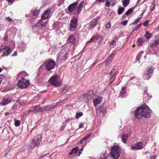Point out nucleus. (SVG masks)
<instances>
[{
  "label": "nucleus",
  "mask_w": 159,
  "mask_h": 159,
  "mask_svg": "<svg viewBox=\"0 0 159 159\" xmlns=\"http://www.w3.org/2000/svg\"><path fill=\"white\" fill-rule=\"evenodd\" d=\"M151 111L148 107L146 105L139 106L135 110V115L136 118H141L142 116L145 118H149L151 116Z\"/></svg>",
  "instance_id": "obj_1"
},
{
  "label": "nucleus",
  "mask_w": 159,
  "mask_h": 159,
  "mask_svg": "<svg viewBox=\"0 0 159 159\" xmlns=\"http://www.w3.org/2000/svg\"><path fill=\"white\" fill-rule=\"evenodd\" d=\"M42 136L41 134H38L35 136L30 141L28 144V147L29 149H31L39 146L41 142Z\"/></svg>",
  "instance_id": "obj_2"
},
{
  "label": "nucleus",
  "mask_w": 159,
  "mask_h": 159,
  "mask_svg": "<svg viewBox=\"0 0 159 159\" xmlns=\"http://www.w3.org/2000/svg\"><path fill=\"white\" fill-rule=\"evenodd\" d=\"M120 149L118 145L114 146L111 147V154L115 159L118 158L120 156Z\"/></svg>",
  "instance_id": "obj_3"
},
{
  "label": "nucleus",
  "mask_w": 159,
  "mask_h": 159,
  "mask_svg": "<svg viewBox=\"0 0 159 159\" xmlns=\"http://www.w3.org/2000/svg\"><path fill=\"white\" fill-rule=\"evenodd\" d=\"M61 80L59 77L57 76H52L49 80L50 84L54 86H58L61 84Z\"/></svg>",
  "instance_id": "obj_4"
},
{
  "label": "nucleus",
  "mask_w": 159,
  "mask_h": 159,
  "mask_svg": "<svg viewBox=\"0 0 159 159\" xmlns=\"http://www.w3.org/2000/svg\"><path fill=\"white\" fill-rule=\"evenodd\" d=\"M94 93L92 90H90L86 93L81 95L80 97V99L82 98L83 100H89L93 98L94 96Z\"/></svg>",
  "instance_id": "obj_5"
},
{
  "label": "nucleus",
  "mask_w": 159,
  "mask_h": 159,
  "mask_svg": "<svg viewBox=\"0 0 159 159\" xmlns=\"http://www.w3.org/2000/svg\"><path fill=\"white\" fill-rule=\"evenodd\" d=\"M46 69L48 71L53 69L56 65L55 62L53 60H48L45 63Z\"/></svg>",
  "instance_id": "obj_6"
},
{
  "label": "nucleus",
  "mask_w": 159,
  "mask_h": 159,
  "mask_svg": "<svg viewBox=\"0 0 159 159\" xmlns=\"http://www.w3.org/2000/svg\"><path fill=\"white\" fill-rule=\"evenodd\" d=\"M29 84V80L23 79L18 81L17 86L20 88L24 89L27 87Z\"/></svg>",
  "instance_id": "obj_7"
},
{
  "label": "nucleus",
  "mask_w": 159,
  "mask_h": 159,
  "mask_svg": "<svg viewBox=\"0 0 159 159\" xmlns=\"http://www.w3.org/2000/svg\"><path fill=\"white\" fill-rule=\"evenodd\" d=\"M64 51L62 50L59 52L57 55V60H59L61 61H65L67 58L68 53H64Z\"/></svg>",
  "instance_id": "obj_8"
},
{
  "label": "nucleus",
  "mask_w": 159,
  "mask_h": 159,
  "mask_svg": "<svg viewBox=\"0 0 159 159\" xmlns=\"http://www.w3.org/2000/svg\"><path fill=\"white\" fill-rule=\"evenodd\" d=\"M77 24V20L73 17L71 19L69 26V30L71 31H74L76 28Z\"/></svg>",
  "instance_id": "obj_9"
},
{
  "label": "nucleus",
  "mask_w": 159,
  "mask_h": 159,
  "mask_svg": "<svg viewBox=\"0 0 159 159\" xmlns=\"http://www.w3.org/2000/svg\"><path fill=\"white\" fill-rule=\"evenodd\" d=\"M117 74V69H113L110 73L109 80L110 84H112L115 80Z\"/></svg>",
  "instance_id": "obj_10"
},
{
  "label": "nucleus",
  "mask_w": 159,
  "mask_h": 159,
  "mask_svg": "<svg viewBox=\"0 0 159 159\" xmlns=\"http://www.w3.org/2000/svg\"><path fill=\"white\" fill-rule=\"evenodd\" d=\"M51 16V11L50 9L46 10L42 16L41 19L45 20L50 18Z\"/></svg>",
  "instance_id": "obj_11"
},
{
  "label": "nucleus",
  "mask_w": 159,
  "mask_h": 159,
  "mask_svg": "<svg viewBox=\"0 0 159 159\" xmlns=\"http://www.w3.org/2000/svg\"><path fill=\"white\" fill-rule=\"evenodd\" d=\"M77 4L78 3L76 2H75L70 5L68 7L67 9L66 10L67 12L68 13H70L73 11L76 7Z\"/></svg>",
  "instance_id": "obj_12"
},
{
  "label": "nucleus",
  "mask_w": 159,
  "mask_h": 159,
  "mask_svg": "<svg viewBox=\"0 0 159 159\" xmlns=\"http://www.w3.org/2000/svg\"><path fill=\"white\" fill-rule=\"evenodd\" d=\"M11 98L10 97H6L2 99V101L0 102V105H5L11 102Z\"/></svg>",
  "instance_id": "obj_13"
},
{
  "label": "nucleus",
  "mask_w": 159,
  "mask_h": 159,
  "mask_svg": "<svg viewBox=\"0 0 159 159\" xmlns=\"http://www.w3.org/2000/svg\"><path fill=\"white\" fill-rule=\"evenodd\" d=\"M143 147L142 143L141 142H139L131 146V149L132 150H139L143 148Z\"/></svg>",
  "instance_id": "obj_14"
},
{
  "label": "nucleus",
  "mask_w": 159,
  "mask_h": 159,
  "mask_svg": "<svg viewBox=\"0 0 159 159\" xmlns=\"http://www.w3.org/2000/svg\"><path fill=\"white\" fill-rule=\"evenodd\" d=\"M3 49L5 50H6V51H4L2 55L3 56H8L10 54V53H11V50L10 48L8 46L4 47L3 48Z\"/></svg>",
  "instance_id": "obj_15"
},
{
  "label": "nucleus",
  "mask_w": 159,
  "mask_h": 159,
  "mask_svg": "<svg viewBox=\"0 0 159 159\" xmlns=\"http://www.w3.org/2000/svg\"><path fill=\"white\" fill-rule=\"evenodd\" d=\"M126 90L125 87H123L120 93V95L119 97L124 98L126 96Z\"/></svg>",
  "instance_id": "obj_16"
},
{
  "label": "nucleus",
  "mask_w": 159,
  "mask_h": 159,
  "mask_svg": "<svg viewBox=\"0 0 159 159\" xmlns=\"http://www.w3.org/2000/svg\"><path fill=\"white\" fill-rule=\"evenodd\" d=\"M67 41L68 43H71L73 44L75 43V39L73 36L70 35Z\"/></svg>",
  "instance_id": "obj_17"
},
{
  "label": "nucleus",
  "mask_w": 159,
  "mask_h": 159,
  "mask_svg": "<svg viewBox=\"0 0 159 159\" xmlns=\"http://www.w3.org/2000/svg\"><path fill=\"white\" fill-rule=\"evenodd\" d=\"M98 18V17L95 18L90 22V25L91 28L94 27L96 25Z\"/></svg>",
  "instance_id": "obj_18"
},
{
  "label": "nucleus",
  "mask_w": 159,
  "mask_h": 159,
  "mask_svg": "<svg viewBox=\"0 0 159 159\" xmlns=\"http://www.w3.org/2000/svg\"><path fill=\"white\" fill-rule=\"evenodd\" d=\"M36 111L37 112H42L41 109L39 105L35 106L31 108L30 110V111Z\"/></svg>",
  "instance_id": "obj_19"
},
{
  "label": "nucleus",
  "mask_w": 159,
  "mask_h": 159,
  "mask_svg": "<svg viewBox=\"0 0 159 159\" xmlns=\"http://www.w3.org/2000/svg\"><path fill=\"white\" fill-rule=\"evenodd\" d=\"M28 75L25 71L21 72L17 75V78L18 79L19 78L21 77L22 79H23L24 77L28 76Z\"/></svg>",
  "instance_id": "obj_20"
},
{
  "label": "nucleus",
  "mask_w": 159,
  "mask_h": 159,
  "mask_svg": "<svg viewBox=\"0 0 159 159\" xmlns=\"http://www.w3.org/2000/svg\"><path fill=\"white\" fill-rule=\"evenodd\" d=\"M96 112L97 115L98 116H99L100 113H102V114H105L106 113V110L105 108L102 109L101 107H100L99 109H97Z\"/></svg>",
  "instance_id": "obj_21"
},
{
  "label": "nucleus",
  "mask_w": 159,
  "mask_h": 159,
  "mask_svg": "<svg viewBox=\"0 0 159 159\" xmlns=\"http://www.w3.org/2000/svg\"><path fill=\"white\" fill-rule=\"evenodd\" d=\"M114 53H112L111 55L107 59V60L106 62V66L108 65L110 63L112 60L114 58Z\"/></svg>",
  "instance_id": "obj_22"
},
{
  "label": "nucleus",
  "mask_w": 159,
  "mask_h": 159,
  "mask_svg": "<svg viewBox=\"0 0 159 159\" xmlns=\"http://www.w3.org/2000/svg\"><path fill=\"white\" fill-rule=\"evenodd\" d=\"M122 142L124 143H126L128 139V136L126 134H123L121 137Z\"/></svg>",
  "instance_id": "obj_23"
},
{
  "label": "nucleus",
  "mask_w": 159,
  "mask_h": 159,
  "mask_svg": "<svg viewBox=\"0 0 159 159\" xmlns=\"http://www.w3.org/2000/svg\"><path fill=\"white\" fill-rule=\"evenodd\" d=\"M102 101V99L101 97H98L93 100V104L96 106L97 104L100 103Z\"/></svg>",
  "instance_id": "obj_24"
},
{
  "label": "nucleus",
  "mask_w": 159,
  "mask_h": 159,
  "mask_svg": "<svg viewBox=\"0 0 159 159\" xmlns=\"http://www.w3.org/2000/svg\"><path fill=\"white\" fill-rule=\"evenodd\" d=\"M79 149V148L78 147L74 148L71 150V151L69 153V155H75Z\"/></svg>",
  "instance_id": "obj_25"
},
{
  "label": "nucleus",
  "mask_w": 159,
  "mask_h": 159,
  "mask_svg": "<svg viewBox=\"0 0 159 159\" xmlns=\"http://www.w3.org/2000/svg\"><path fill=\"white\" fill-rule=\"evenodd\" d=\"M117 39V37H115L114 39L109 42L108 43H109V45L111 47H113L116 46V40Z\"/></svg>",
  "instance_id": "obj_26"
},
{
  "label": "nucleus",
  "mask_w": 159,
  "mask_h": 159,
  "mask_svg": "<svg viewBox=\"0 0 159 159\" xmlns=\"http://www.w3.org/2000/svg\"><path fill=\"white\" fill-rule=\"evenodd\" d=\"M56 106L52 105L51 106L49 107V109L48 110V107L47 106H43L42 107H41L40 108L41 109L42 112L43 111L46 110L47 111H50L52 110V108H54Z\"/></svg>",
  "instance_id": "obj_27"
},
{
  "label": "nucleus",
  "mask_w": 159,
  "mask_h": 159,
  "mask_svg": "<svg viewBox=\"0 0 159 159\" xmlns=\"http://www.w3.org/2000/svg\"><path fill=\"white\" fill-rule=\"evenodd\" d=\"M91 135V134H89L88 135L86 136L81 140H80L79 142L80 144L82 143L83 142L86 141L87 140Z\"/></svg>",
  "instance_id": "obj_28"
},
{
  "label": "nucleus",
  "mask_w": 159,
  "mask_h": 159,
  "mask_svg": "<svg viewBox=\"0 0 159 159\" xmlns=\"http://www.w3.org/2000/svg\"><path fill=\"white\" fill-rule=\"evenodd\" d=\"M153 69L152 67H148L144 72L151 75V74L153 71Z\"/></svg>",
  "instance_id": "obj_29"
},
{
  "label": "nucleus",
  "mask_w": 159,
  "mask_h": 159,
  "mask_svg": "<svg viewBox=\"0 0 159 159\" xmlns=\"http://www.w3.org/2000/svg\"><path fill=\"white\" fill-rule=\"evenodd\" d=\"M151 77V75H150L147 74L144 72V74L143 76V80H148Z\"/></svg>",
  "instance_id": "obj_30"
},
{
  "label": "nucleus",
  "mask_w": 159,
  "mask_h": 159,
  "mask_svg": "<svg viewBox=\"0 0 159 159\" xmlns=\"http://www.w3.org/2000/svg\"><path fill=\"white\" fill-rule=\"evenodd\" d=\"M83 3L82 2H81L79 4L77 9V11L78 12V14H79L82 8L83 7Z\"/></svg>",
  "instance_id": "obj_31"
},
{
  "label": "nucleus",
  "mask_w": 159,
  "mask_h": 159,
  "mask_svg": "<svg viewBox=\"0 0 159 159\" xmlns=\"http://www.w3.org/2000/svg\"><path fill=\"white\" fill-rule=\"evenodd\" d=\"M155 3L154 0L151 3V4L150 7V10L151 11H153L155 9Z\"/></svg>",
  "instance_id": "obj_32"
},
{
  "label": "nucleus",
  "mask_w": 159,
  "mask_h": 159,
  "mask_svg": "<svg viewBox=\"0 0 159 159\" xmlns=\"http://www.w3.org/2000/svg\"><path fill=\"white\" fill-rule=\"evenodd\" d=\"M95 39L96 40H98L100 42L103 39V37L101 35H95Z\"/></svg>",
  "instance_id": "obj_33"
},
{
  "label": "nucleus",
  "mask_w": 159,
  "mask_h": 159,
  "mask_svg": "<svg viewBox=\"0 0 159 159\" xmlns=\"http://www.w3.org/2000/svg\"><path fill=\"white\" fill-rule=\"evenodd\" d=\"M143 43L144 41L142 39H138L137 43L138 45L140 46Z\"/></svg>",
  "instance_id": "obj_34"
},
{
  "label": "nucleus",
  "mask_w": 159,
  "mask_h": 159,
  "mask_svg": "<svg viewBox=\"0 0 159 159\" xmlns=\"http://www.w3.org/2000/svg\"><path fill=\"white\" fill-rule=\"evenodd\" d=\"M129 0H125L122 1L123 4L125 7H126L128 6L129 3Z\"/></svg>",
  "instance_id": "obj_35"
},
{
  "label": "nucleus",
  "mask_w": 159,
  "mask_h": 159,
  "mask_svg": "<svg viewBox=\"0 0 159 159\" xmlns=\"http://www.w3.org/2000/svg\"><path fill=\"white\" fill-rule=\"evenodd\" d=\"M154 45H158L159 43V35L157 36L154 41Z\"/></svg>",
  "instance_id": "obj_36"
},
{
  "label": "nucleus",
  "mask_w": 159,
  "mask_h": 159,
  "mask_svg": "<svg viewBox=\"0 0 159 159\" xmlns=\"http://www.w3.org/2000/svg\"><path fill=\"white\" fill-rule=\"evenodd\" d=\"M143 52L142 51H141V52H140L139 53L138 56L136 57L137 60L138 61V62L139 63V60L140 58L141 57L142 55L143 54Z\"/></svg>",
  "instance_id": "obj_37"
},
{
  "label": "nucleus",
  "mask_w": 159,
  "mask_h": 159,
  "mask_svg": "<svg viewBox=\"0 0 159 159\" xmlns=\"http://www.w3.org/2000/svg\"><path fill=\"white\" fill-rule=\"evenodd\" d=\"M124 8L122 7H120L119 8L118 11V14L120 15L124 12Z\"/></svg>",
  "instance_id": "obj_38"
},
{
  "label": "nucleus",
  "mask_w": 159,
  "mask_h": 159,
  "mask_svg": "<svg viewBox=\"0 0 159 159\" xmlns=\"http://www.w3.org/2000/svg\"><path fill=\"white\" fill-rule=\"evenodd\" d=\"M83 113L81 112H77L76 113L75 116V117L77 119L79 118L80 117L82 116H83Z\"/></svg>",
  "instance_id": "obj_39"
},
{
  "label": "nucleus",
  "mask_w": 159,
  "mask_h": 159,
  "mask_svg": "<svg viewBox=\"0 0 159 159\" xmlns=\"http://www.w3.org/2000/svg\"><path fill=\"white\" fill-rule=\"evenodd\" d=\"M46 21L44 23H42V21L41 20H39L38 21V23L40 24L43 27H44L46 26V25L47 23H46Z\"/></svg>",
  "instance_id": "obj_40"
},
{
  "label": "nucleus",
  "mask_w": 159,
  "mask_h": 159,
  "mask_svg": "<svg viewBox=\"0 0 159 159\" xmlns=\"http://www.w3.org/2000/svg\"><path fill=\"white\" fill-rule=\"evenodd\" d=\"M152 36V34L148 32H146L145 36L147 39H149Z\"/></svg>",
  "instance_id": "obj_41"
},
{
  "label": "nucleus",
  "mask_w": 159,
  "mask_h": 159,
  "mask_svg": "<svg viewBox=\"0 0 159 159\" xmlns=\"http://www.w3.org/2000/svg\"><path fill=\"white\" fill-rule=\"evenodd\" d=\"M133 11V10L132 9L130 8V9H129V10H128L127 11V12L125 13V15H128L129 14H131V13H132Z\"/></svg>",
  "instance_id": "obj_42"
},
{
  "label": "nucleus",
  "mask_w": 159,
  "mask_h": 159,
  "mask_svg": "<svg viewBox=\"0 0 159 159\" xmlns=\"http://www.w3.org/2000/svg\"><path fill=\"white\" fill-rule=\"evenodd\" d=\"M39 14V10H34L33 12V14L34 16H37Z\"/></svg>",
  "instance_id": "obj_43"
},
{
  "label": "nucleus",
  "mask_w": 159,
  "mask_h": 159,
  "mask_svg": "<svg viewBox=\"0 0 159 159\" xmlns=\"http://www.w3.org/2000/svg\"><path fill=\"white\" fill-rule=\"evenodd\" d=\"M20 125V122L19 120H16L15 122V125L16 126H19Z\"/></svg>",
  "instance_id": "obj_44"
},
{
  "label": "nucleus",
  "mask_w": 159,
  "mask_h": 159,
  "mask_svg": "<svg viewBox=\"0 0 159 159\" xmlns=\"http://www.w3.org/2000/svg\"><path fill=\"white\" fill-rule=\"evenodd\" d=\"M95 38H96L95 35L93 36L91 38V39H90V40L89 42H88V43H89V42L92 43V42H93L94 41L96 40Z\"/></svg>",
  "instance_id": "obj_45"
},
{
  "label": "nucleus",
  "mask_w": 159,
  "mask_h": 159,
  "mask_svg": "<svg viewBox=\"0 0 159 159\" xmlns=\"http://www.w3.org/2000/svg\"><path fill=\"white\" fill-rule=\"evenodd\" d=\"M106 156L104 154L101 155L100 157V159H106Z\"/></svg>",
  "instance_id": "obj_46"
},
{
  "label": "nucleus",
  "mask_w": 159,
  "mask_h": 159,
  "mask_svg": "<svg viewBox=\"0 0 159 159\" xmlns=\"http://www.w3.org/2000/svg\"><path fill=\"white\" fill-rule=\"evenodd\" d=\"M111 26V24L110 22H108L106 25V27L107 28L109 29L110 28Z\"/></svg>",
  "instance_id": "obj_47"
},
{
  "label": "nucleus",
  "mask_w": 159,
  "mask_h": 159,
  "mask_svg": "<svg viewBox=\"0 0 159 159\" xmlns=\"http://www.w3.org/2000/svg\"><path fill=\"white\" fill-rule=\"evenodd\" d=\"M128 22L127 20L123 21L121 22V24L124 26H125L127 25Z\"/></svg>",
  "instance_id": "obj_48"
},
{
  "label": "nucleus",
  "mask_w": 159,
  "mask_h": 159,
  "mask_svg": "<svg viewBox=\"0 0 159 159\" xmlns=\"http://www.w3.org/2000/svg\"><path fill=\"white\" fill-rule=\"evenodd\" d=\"M157 156L156 155H151L150 157L149 158V159H156Z\"/></svg>",
  "instance_id": "obj_49"
},
{
  "label": "nucleus",
  "mask_w": 159,
  "mask_h": 159,
  "mask_svg": "<svg viewBox=\"0 0 159 159\" xmlns=\"http://www.w3.org/2000/svg\"><path fill=\"white\" fill-rule=\"evenodd\" d=\"M149 21L148 20H146L143 23V25L144 26H147L148 24Z\"/></svg>",
  "instance_id": "obj_50"
},
{
  "label": "nucleus",
  "mask_w": 159,
  "mask_h": 159,
  "mask_svg": "<svg viewBox=\"0 0 159 159\" xmlns=\"http://www.w3.org/2000/svg\"><path fill=\"white\" fill-rule=\"evenodd\" d=\"M110 3L109 2L108 0H107L105 3L106 6L107 7H109L110 6Z\"/></svg>",
  "instance_id": "obj_51"
},
{
  "label": "nucleus",
  "mask_w": 159,
  "mask_h": 159,
  "mask_svg": "<svg viewBox=\"0 0 159 159\" xmlns=\"http://www.w3.org/2000/svg\"><path fill=\"white\" fill-rule=\"evenodd\" d=\"M5 20L8 22H11L12 20V19L11 18H9V17H7L5 19Z\"/></svg>",
  "instance_id": "obj_52"
},
{
  "label": "nucleus",
  "mask_w": 159,
  "mask_h": 159,
  "mask_svg": "<svg viewBox=\"0 0 159 159\" xmlns=\"http://www.w3.org/2000/svg\"><path fill=\"white\" fill-rule=\"evenodd\" d=\"M68 87L66 86H63L62 88V90L63 89V90H68Z\"/></svg>",
  "instance_id": "obj_53"
},
{
  "label": "nucleus",
  "mask_w": 159,
  "mask_h": 159,
  "mask_svg": "<svg viewBox=\"0 0 159 159\" xmlns=\"http://www.w3.org/2000/svg\"><path fill=\"white\" fill-rule=\"evenodd\" d=\"M40 75L39 73L38 74L35 78V80H37L38 79H39L40 76Z\"/></svg>",
  "instance_id": "obj_54"
},
{
  "label": "nucleus",
  "mask_w": 159,
  "mask_h": 159,
  "mask_svg": "<svg viewBox=\"0 0 159 159\" xmlns=\"http://www.w3.org/2000/svg\"><path fill=\"white\" fill-rule=\"evenodd\" d=\"M83 148H80V150H79V155H78V156H79L80 155V154L81 153H82L83 152Z\"/></svg>",
  "instance_id": "obj_55"
},
{
  "label": "nucleus",
  "mask_w": 159,
  "mask_h": 159,
  "mask_svg": "<svg viewBox=\"0 0 159 159\" xmlns=\"http://www.w3.org/2000/svg\"><path fill=\"white\" fill-rule=\"evenodd\" d=\"M84 124L83 123H81L79 125V128H81L83 127Z\"/></svg>",
  "instance_id": "obj_56"
},
{
  "label": "nucleus",
  "mask_w": 159,
  "mask_h": 159,
  "mask_svg": "<svg viewBox=\"0 0 159 159\" xmlns=\"http://www.w3.org/2000/svg\"><path fill=\"white\" fill-rule=\"evenodd\" d=\"M143 13H143L140 15L139 16V17L138 18V19L140 20L142 18V16H143Z\"/></svg>",
  "instance_id": "obj_57"
},
{
  "label": "nucleus",
  "mask_w": 159,
  "mask_h": 159,
  "mask_svg": "<svg viewBox=\"0 0 159 159\" xmlns=\"http://www.w3.org/2000/svg\"><path fill=\"white\" fill-rule=\"evenodd\" d=\"M142 23L138 25L136 27V29H138L141 25Z\"/></svg>",
  "instance_id": "obj_58"
},
{
  "label": "nucleus",
  "mask_w": 159,
  "mask_h": 159,
  "mask_svg": "<svg viewBox=\"0 0 159 159\" xmlns=\"http://www.w3.org/2000/svg\"><path fill=\"white\" fill-rule=\"evenodd\" d=\"M139 19H138V18L136 20H135L134 21V23H137L138 22V21L139 20Z\"/></svg>",
  "instance_id": "obj_59"
},
{
  "label": "nucleus",
  "mask_w": 159,
  "mask_h": 159,
  "mask_svg": "<svg viewBox=\"0 0 159 159\" xmlns=\"http://www.w3.org/2000/svg\"><path fill=\"white\" fill-rule=\"evenodd\" d=\"M16 53H17L16 52H14V53L12 55V56H16Z\"/></svg>",
  "instance_id": "obj_60"
},
{
  "label": "nucleus",
  "mask_w": 159,
  "mask_h": 159,
  "mask_svg": "<svg viewBox=\"0 0 159 159\" xmlns=\"http://www.w3.org/2000/svg\"><path fill=\"white\" fill-rule=\"evenodd\" d=\"M9 114H10V113L9 112H7L5 113V115L6 116H7L8 115H9Z\"/></svg>",
  "instance_id": "obj_61"
},
{
  "label": "nucleus",
  "mask_w": 159,
  "mask_h": 159,
  "mask_svg": "<svg viewBox=\"0 0 159 159\" xmlns=\"http://www.w3.org/2000/svg\"><path fill=\"white\" fill-rule=\"evenodd\" d=\"M136 80V78L135 77H133L130 80V81H131L132 80Z\"/></svg>",
  "instance_id": "obj_62"
},
{
  "label": "nucleus",
  "mask_w": 159,
  "mask_h": 159,
  "mask_svg": "<svg viewBox=\"0 0 159 159\" xmlns=\"http://www.w3.org/2000/svg\"><path fill=\"white\" fill-rule=\"evenodd\" d=\"M63 126H62V127L60 129V130L61 131H62L63 130Z\"/></svg>",
  "instance_id": "obj_63"
},
{
  "label": "nucleus",
  "mask_w": 159,
  "mask_h": 159,
  "mask_svg": "<svg viewBox=\"0 0 159 159\" xmlns=\"http://www.w3.org/2000/svg\"><path fill=\"white\" fill-rule=\"evenodd\" d=\"M60 102H57V104L56 105V106H58L59 105H60Z\"/></svg>",
  "instance_id": "obj_64"
}]
</instances>
